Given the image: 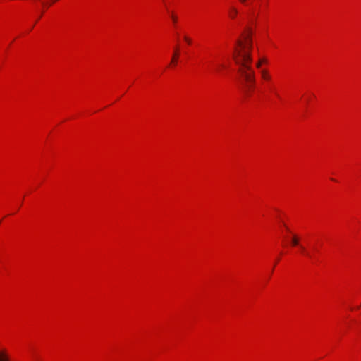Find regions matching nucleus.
<instances>
[{"mask_svg":"<svg viewBox=\"0 0 361 361\" xmlns=\"http://www.w3.org/2000/svg\"><path fill=\"white\" fill-rule=\"evenodd\" d=\"M184 39L188 44H190L192 42L191 39L186 36L184 37Z\"/></svg>","mask_w":361,"mask_h":361,"instance_id":"6e6552de","label":"nucleus"},{"mask_svg":"<svg viewBox=\"0 0 361 361\" xmlns=\"http://www.w3.org/2000/svg\"><path fill=\"white\" fill-rule=\"evenodd\" d=\"M243 38V40L237 41L233 59L238 66V72L242 79L245 91L248 93L255 83V72L252 66V41L251 33L246 34Z\"/></svg>","mask_w":361,"mask_h":361,"instance_id":"f257e3e1","label":"nucleus"},{"mask_svg":"<svg viewBox=\"0 0 361 361\" xmlns=\"http://www.w3.org/2000/svg\"><path fill=\"white\" fill-rule=\"evenodd\" d=\"M267 60L265 59H259L258 62L256 63V67L259 68L263 63H266Z\"/></svg>","mask_w":361,"mask_h":361,"instance_id":"0eeeda50","label":"nucleus"},{"mask_svg":"<svg viewBox=\"0 0 361 361\" xmlns=\"http://www.w3.org/2000/svg\"><path fill=\"white\" fill-rule=\"evenodd\" d=\"M178 51H179L178 49L176 48L174 54H173V58H172V60H171V63H173V64H176L177 63V59H178V54H179Z\"/></svg>","mask_w":361,"mask_h":361,"instance_id":"7ed1b4c3","label":"nucleus"},{"mask_svg":"<svg viewBox=\"0 0 361 361\" xmlns=\"http://www.w3.org/2000/svg\"><path fill=\"white\" fill-rule=\"evenodd\" d=\"M0 361H9L8 355L4 352H0Z\"/></svg>","mask_w":361,"mask_h":361,"instance_id":"39448f33","label":"nucleus"},{"mask_svg":"<svg viewBox=\"0 0 361 361\" xmlns=\"http://www.w3.org/2000/svg\"><path fill=\"white\" fill-rule=\"evenodd\" d=\"M238 13V11L235 8L231 7V12H230V16L231 18H234Z\"/></svg>","mask_w":361,"mask_h":361,"instance_id":"423d86ee","label":"nucleus"},{"mask_svg":"<svg viewBox=\"0 0 361 361\" xmlns=\"http://www.w3.org/2000/svg\"><path fill=\"white\" fill-rule=\"evenodd\" d=\"M298 246L300 247V248L301 251H302L303 253H305L307 255H308V256H309V255H308L307 253H306V252H305V248L302 245H299Z\"/></svg>","mask_w":361,"mask_h":361,"instance_id":"1a4fd4ad","label":"nucleus"},{"mask_svg":"<svg viewBox=\"0 0 361 361\" xmlns=\"http://www.w3.org/2000/svg\"><path fill=\"white\" fill-rule=\"evenodd\" d=\"M242 4H245L247 0H239Z\"/></svg>","mask_w":361,"mask_h":361,"instance_id":"9d476101","label":"nucleus"},{"mask_svg":"<svg viewBox=\"0 0 361 361\" xmlns=\"http://www.w3.org/2000/svg\"><path fill=\"white\" fill-rule=\"evenodd\" d=\"M173 21H176V18L175 16H173Z\"/></svg>","mask_w":361,"mask_h":361,"instance_id":"9b49d317","label":"nucleus"},{"mask_svg":"<svg viewBox=\"0 0 361 361\" xmlns=\"http://www.w3.org/2000/svg\"><path fill=\"white\" fill-rule=\"evenodd\" d=\"M291 242H292V245L293 246H298L300 245L299 244V239L295 235H293Z\"/></svg>","mask_w":361,"mask_h":361,"instance_id":"20e7f679","label":"nucleus"},{"mask_svg":"<svg viewBox=\"0 0 361 361\" xmlns=\"http://www.w3.org/2000/svg\"><path fill=\"white\" fill-rule=\"evenodd\" d=\"M262 78L264 80H269L271 77L269 74V72L265 69H262L260 71Z\"/></svg>","mask_w":361,"mask_h":361,"instance_id":"f03ea898","label":"nucleus"}]
</instances>
